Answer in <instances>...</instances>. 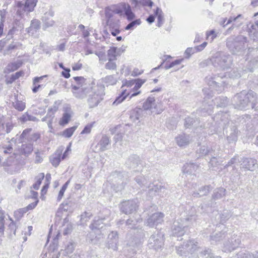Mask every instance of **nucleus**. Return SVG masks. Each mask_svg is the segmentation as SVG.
<instances>
[{"label":"nucleus","mask_w":258,"mask_h":258,"mask_svg":"<svg viewBox=\"0 0 258 258\" xmlns=\"http://www.w3.org/2000/svg\"><path fill=\"white\" fill-rule=\"evenodd\" d=\"M125 164L129 168L133 169L137 168L141 164L139 156L135 154L130 156L126 161Z\"/></svg>","instance_id":"23"},{"label":"nucleus","mask_w":258,"mask_h":258,"mask_svg":"<svg viewBox=\"0 0 258 258\" xmlns=\"http://www.w3.org/2000/svg\"><path fill=\"white\" fill-rule=\"evenodd\" d=\"M247 41V38L241 35L231 36L226 40V46L233 54L241 55L246 49Z\"/></svg>","instance_id":"5"},{"label":"nucleus","mask_w":258,"mask_h":258,"mask_svg":"<svg viewBox=\"0 0 258 258\" xmlns=\"http://www.w3.org/2000/svg\"><path fill=\"white\" fill-rule=\"evenodd\" d=\"M14 108L19 111H22L26 107L25 103L17 99L15 103H13Z\"/></svg>","instance_id":"54"},{"label":"nucleus","mask_w":258,"mask_h":258,"mask_svg":"<svg viewBox=\"0 0 258 258\" xmlns=\"http://www.w3.org/2000/svg\"><path fill=\"white\" fill-rule=\"evenodd\" d=\"M88 238L92 243L97 244L103 241L104 237L101 231H96L95 232L91 231L88 235Z\"/></svg>","instance_id":"22"},{"label":"nucleus","mask_w":258,"mask_h":258,"mask_svg":"<svg viewBox=\"0 0 258 258\" xmlns=\"http://www.w3.org/2000/svg\"><path fill=\"white\" fill-rule=\"evenodd\" d=\"M61 151L57 150L49 157V161L52 165L56 167L58 166L61 161Z\"/></svg>","instance_id":"32"},{"label":"nucleus","mask_w":258,"mask_h":258,"mask_svg":"<svg viewBox=\"0 0 258 258\" xmlns=\"http://www.w3.org/2000/svg\"><path fill=\"white\" fill-rule=\"evenodd\" d=\"M241 243L239 236L237 235H233L231 238L225 241L224 243V251L225 252H231L237 248Z\"/></svg>","instance_id":"14"},{"label":"nucleus","mask_w":258,"mask_h":258,"mask_svg":"<svg viewBox=\"0 0 258 258\" xmlns=\"http://www.w3.org/2000/svg\"><path fill=\"white\" fill-rule=\"evenodd\" d=\"M105 220V218H98L97 219H95L93 221V222L90 225V228L91 229V231H94L95 232L96 231H101L100 230L103 228L104 226V223L103 222V221Z\"/></svg>","instance_id":"28"},{"label":"nucleus","mask_w":258,"mask_h":258,"mask_svg":"<svg viewBox=\"0 0 258 258\" xmlns=\"http://www.w3.org/2000/svg\"><path fill=\"white\" fill-rule=\"evenodd\" d=\"M212 189V187L210 185H205L199 189V191L201 192L200 196H206Z\"/></svg>","instance_id":"59"},{"label":"nucleus","mask_w":258,"mask_h":258,"mask_svg":"<svg viewBox=\"0 0 258 258\" xmlns=\"http://www.w3.org/2000/svg\"><path fill=\"white\" fill-rule=\"evenodd\" d=\"M44 178V174L43 173H39L36 177V182L33 184V187L37 190L39 189V186L41 184L42 180Z\"/></svg>","instance_id":"49"},{"label":"nucleus","mask_w":258,"mask_h":258,"mask_svg":"<svg viewBox=\"0 0 258 258\" xmlns=\"http://www.w3.org/2000/svg\"><path fill=\"white\" fill-rule=\"evenodd\" d=\"M106 25L109 26L110 30L119 29V21L113 20L106 23Z\"/></svg>","instance_id":"61"},{"label":"nucleus","mask_w":258,"mask_h":258,"mask_svg":"<svg viewBox=\"0 0 258 258\" xmlns=\"http://www.w3.org/2000/svg\"><path fill=\"white\" fill-rule=\"evenodd\" d=\"M128 95L129 94L127 93L125 91H122L121 93L116 98L115 100L112 103V105H117L120 104L125 99Z\"/></svg>","instance_id":"44"},{"label":"nucleus","mask_w":258,"mask_h":258,"mask_svg":"<svg viewBox=\"0 0 258 258\" xmlns=\"http://www.w3.org/2000/svg\"><path fill=\"white\" fill-rule=\"evenodd\" d=\"M138 207L137 203L134 200H128L121 203V211L125 214H131L136 211Z\"/></svg>","instance_id":"18"},{"label":"nucleus","mask_w":258,"mask_h":258,"mask_svg":"<svg viewBox=\"0 0 258 258\" xmlns=\"http://www.w3.org/2000/svg\"><path fill=\"white\" fill-rule=\"evenodd\" d=\"M198 167V165L194 163H186L183 165L182 167V171L184 174L195 175V172L197 170Z\"/></svg>","instance_id":"24"},{"label":"nucleus","mask_w":258,"mask_h":258,"mask_svg":"<svg viewBox=\"0 0 258 258\" xmlns=\"http://www.w3.org/2000/svg\"><path fill=\"white\" fill-rule=\"evenodd\" d=\"M33 150V144L31 143H27L25 141V142L22 143L20 151L22 155L25 156H28L32 153Z\"/></svg>","instance_id":"30"},{"label":"nucleus","mask_w":258,"mask_h":258,"mask_svg":"<svg viewBox=\"0 0 258 258\" xmlns=\"http://www.w3.org/2000/svg\"><path fill=\"white\" fill-rule=\"evenodd\" d=\"M215 101L217 103V106L221 107L226 106L228 103L227 97L224 96L216 98Z\"/></svg>","instance_id":"48"},{"label":"nucleus","mask_w":258,"mask_h":258,"mask_svg":"<svg viewBox=\"0 0 258 258\" xmlns=\"http://www.w3.org/2000/svg\"><path fill=\"white\" fill-rule=\"evenodd\" d=\"M117 48L115 47H111L107 51V55L109 59L115 60L116 59Z\"/></svg>","instance_id":"51"},{"label":"nucleus","mask_w":258,"mask_h":258,"mask_svg":"<svg viewBox=\"0 0 258 258\" xmlns=\"http://www.w3.org/2000/svg\"><path fill=\"white\" fill-rule=\"evenodd\" d=\"M35 163L36 164L41 163L43 161V152H40L39 150H37L35 152Z\"/></svg>","instance_id":"64"},{"label":"nucleus","mask_w":258,"mask_h":258,"mask_svg":"<svg viewBox=\"0 0 258 258\" xmlns=\"http://www.w3.org/2000/svg\"><path fill=\"white\" fill-rule=\"evenodd\" d=\"M154 15L157 17V26L160 27L163 24L164 21L163 13L160 8L157 7L154 11Z\"/></svg>","instance_id":"36"},{"label":"nucleus","mask_w":258,"mask_h":258,"mask_svg":"<svg viewBox=\"0 0 258 258\" xmlns=\"http://www.w3.org/2000/svg\"><path fill=\"white\" fill-rule=\"evenodd\" d=\"M37 2V0H27L25 4L22 3V2H18L17 6L18 9L17 10V13L22 17L23 12H26L27 14L32 12L36 5Z\"/></svg>","instance_id":"11"},{"label":"nucleus","mask_w":258,"mask_h":258,"mask_svg":"<svg viewBox=\"0 0 258 258\" xmlns=\"http://www.w3.org/2000/svg\"><path fill=\"white\" fill-rule=\"evenodd\" d=\"M216 148V146L209 147L207 146L203 145L197 150V153L199 154L200 157L210 155L211 153L215 151Z\"/></svg>","instance_id":"25"},{"label":"nucleus","mask_w":258,"mask_h":258,"mask_svg":"<svg viewBox=\"0 0 258 258\" xmlns=\"http://www.w3.org/2000/svg\"><path fill=\"white\" fill-rule=\"evenodd\" d=\"M210 61L215 68L225 70L229 69L232 63L231 56L224 52H218L212 56Z\"/></svg>","instance_id":"6"},{"label":"nucleus","mask_w":258,"mask_h":258,"mask_svg":"<svg viewBox=\"0 0 258 258\" xmlns=\"http://www.w3.org/2000/svg\"><path fill=\"white\" fill-rule=\"evenodd\" d=\"M164 235L161 232H157L154 233L149 238L148 243V246L150 249H153L157 250L164 245Z\"/></svg>","instance_id":"9"},{"label":"nucleus","mask_w":258,"mask_h":258,"mask_svg":"<svg viewBox=\"0 0 258 258\" xmlns=\"http://www.w3.org/2000/svg\"><path fill=\"white\" fill-rule=\"evenodd\" d=\"M138 236H135L133 240L130 241L124 249V252L128 258H132L138 250L140 249L143 243L144 235L142 229H138L137 232Z\"/></svg>","instance_id":"8"},{"label":"nucleus","mask_w":258,"mask_h":258,"mask_svg":"<svg viewBox=\"0 0 258 258\" xmlns=\"http://www.w3.org/2000/svg\"><path fill=\"white\" fill-rule=\"evenodd\" d=\"M220 226H221L220 228V229H222L221 231L215 233H213L212 234L210 235V241L212 244L214 242H216L220 241L223 238H225L227 235L228 232L227 228L225 227V225L223 224L219 225V227Z\"/></svg>","instance_id":"20"},{"label":"nucleus","mask_w":258,"mask_h":258,"mask_svg":"<svg viewBox=\"0 0 258 258\" xmlns=\"http://www.w3.org/2000/svg\"><path fill=\"white\" fill-rule=\"evenodd\" d=\"M92 216V214L90 212H85L81 215L80 220L81 223L88 221Z\"/></svg>","instance_id":"60"},{"label":"nucleus","mask_w":258,"mask_h":258,"mask_svg":"<svg viewBox=\"0 0 258 258\" xmlns=\"http://www.w3.org/2000/svg\"><path fill=\"white\" fill-rule=\"evenodd\" d=\"M20 120L23 122H25L27 121H37L38 120L35 116L29 114L27 112L24 113L22 116L20 117Z\"/></svg>","instance_id":"45"},{"label":"nucleus","mask_w":258,"mask_h":258,"mask_svg":"<svg viewBox=\"0 0 258 258\" xmlns=\"http://www.w3.org/2000/svg\"><path fill=\"white\" fill-rule=\"evenodd\" d=\"M43 78V77L42 76L40 77H35L34 78L33 82V87L32 89L33 93H36L38 91L39 88L41 87V86L40 85H37V84L39 83L40 80H42Z\"/></svg>","instance_id":"52"},{"label":"nucleus","mask_w":258,"mask_h":258,"mask_svg":"<svg viewBox=\"0 0 258 258\" xmlns=\"http://www.w3.org/2000/svg\"><path fill=\"white\" fill-rule=\"evenodd\" d=\"M76 82V85L72 84V92L73 96L78 99H85L91 92L94 83H88L87 79L83 77H74L73 78Z\"/></svg>","instance_id":"4"},{"label":"nucleus","mask_w":258,"mask_h":258,"mask_svg":"<svg viewBox=\"0 0 258 258\" xmlns=\"http://www.w3.org/2000/svg\"><path fill=\"white\" fill-rule=\"evenodd\" d=\"M193 220H195V218L190 217L175 221L172 227L171 235L175 237L183 236L187 230V227L192 223Z\"/></svg>","instance_id":"7"},{"label":"nucleus","mask_w":258,"mask_h":258,"mask_svg":"<svg viewBox=\"0 0 258 258\" xmlns=\"http://www.w3.org/2000/svg\"><path fill=\"white\" fill-rule=\"evenodd\" d=\"M52 15H49L48 14H45L42 17V20L44 23V26L46 28L52 26L54 23V21L51 19Z\"/></svg>","instance_id":"40"},{"label":"nucleus","mask_w":258,"mask_h":258,"mask_svg":"<svg viewBox=\"0 0 258 258\" xmlns=\"http://www.w3.org/2000/svg\"><path fill=\"white\" fill-rule=\"evenodd\" d=\"M200 120H199L198 118L194 117L193 116H188L184 119V125L185 128H190L192 127L195 128H197L199 127L201 128L210 127L211 125H213V123H208L207 124L205 123L200 124Z\"/></svg>","instance_id":"13"},{"label":"nucleus","mask_w":258,"mask_h":258,"mask_svg":"<svg viewBox=\"0 0 258 258\" xmlns=\"http://www.w3.org/2000/svg\"><path fill=\"white\" fill-rule=\"evenodd\" d=\"M226 189L223 187L215 189L212 195V199L214 200L220 199L225 196Z\"/></svg>","instance_id":"37"},{"label":"nucleus","mask_w":258,"mask_h":258,"mask_svg":"<svg viewBox=\"0 0 258 258\" xmlns=\"http://www.w3.org/2000/svg\"><path fill=\"white\" fill-rule=\"evenodd\" d=\"M210 156L211 159L209 163L212 166H216L218 162V157H219V151L215 150V151L211 153Z\"/></svg>","instance_id":"43"},{"label":"nucleus","mask_w":258,"mask_h":258,"mask_svg":"<svg viewBox=\"0 0 258 258\" xmlns=\"http://www.w3.org/2000/svg\"><path fill=\"white\" fill-rule=\"evenodd\" d=\"M31 131V128H27L23 131L20 137L21 142L24 143L25 141H27L28 143L33 144L34 142H36L40 138V135L38 133L30 135V133Z\"/></svg>","instance_id":"16"},{"label":"nucleus","mask_w":258,"mask_h":258,"mask_svg":"<svg viewBox=\"0 0 258 258\" xmlns=\"http://www.w3.org/2000/svg\"><path fill=\"white\" fill-rule=\"evenodd\" d=\"M124 175L126 176L125 172L115 171L111 174V176L114 178V181L117 183V187H124V181L122 178Z\"/></svg>","instance_id":"26"},{"label":"nucleus","mask_w":258,"mask_h":258,"mask_svg":"<svg viewBox=\"0 0 258 258\" xmlns=\"http://www.w3.org/2000/svg\"><path fill=\"white\" fill-rule=\"evenodd\" d=\"M164 215L161 212L153 214L147 220L146 224L150 227H153L163 221Z\"/></svg>","instance_id":"17"},{"label":"nucleus","mask_w":258,"mask_h":258,"mask_svg":"<svg viewBox=\"0 0 258 258\" xmlns=\"http://www.w3.org/2000/svg\"><path fill=\"white\" fill-rule=\"evenodd\" d=\"M16 163L17 161L15 160L14 158L12 157H11L10 158H8V159L3 163V164H0V166H4L5 167V170H7L8 172L10 171L12 173V171L9 170V169L7 168L10 167L11 169L12 167L16 164Z\"/></svg>","instance_id":"39"},{"label":"nucleus","mask_w":258,"mask_h":258,"mask_svg":"<svg viewBox=\"0 0 258 258\" xmlns=\"http://www.w3.org/2000/svg\"><path fill=\"white\" fill-rule=\"evenodd\" d=\"M110 145V140L109 138L106 135H104L97 144L96 147L98 146L100 151H104L108 149V146Z\"/></svg>","instance_id":"29"},{"label":"nucleus","mask_w":258,"mask_h":258,"mask_svg":"<svg viewBox=\"0 0 258 258\" xmlns=\"http://www.w3.org/2000/svg\"><path fill=\"white\" fill-rule=\"evenodd\" d=\"M26 212V209H25L24 208L19 209L14 212L15 218L17 220H20Z\"/></svg>","instance_id":"57"},{"label":"nucleus","mask_w":258,"mask_h":258,"mask_svg":"<svg viewBox=\"0 0 258 258\" xmlns=\"http://www.w3.org/2000/svg\"><path fill=\"white\" fill-rule=\"evenodd\" d=\"M22 63L20 61L14 62L8 64L6 67V70L8 73L14 72L18 70L21 66Z\"/></svg>","instance_id":"46"},{"label":"nucleus","mask_w":258,"mask_h":258,"mask_svg":"<svg viewBox=\"0 0 258 258\" xmlns=\"http://www.w3.org/2000/svg\"><path fill=\"white\" fill-rule=\"evenodd\" d=\"M135 180L141 187H146L147 188L149 185L147 178L142 175L137 176L135 178Z\"/></svg>","instance_id":"41"},{"label":"nucleus","mask_w":258,"mask_h":258,"mask_svg":"<svg viewBox=\"0 0 258 258\" xmlns=\"http://www.w3.org/2000/svg\"><path fill=\"white\" fill-rule=\"evenodd\" d=\"M40 21L37 19H33L31 21L30 26L27 28V32L33 35L40 28Z\"/></svg>","instance_id":"31"},{"label":"nucleus","mask_w":258,"mask_h":258,"mask_svg":"<svg viewBox=\"0 0 258 258\" xmlns=\"http://www.w3.org/2000/svg\"><path fill=\"white\" fill-rule=\"evenodd\" d=\"M198 242L195 240L187 241L185 244L176 247V251L178 254L183 255L186 252L192 253L197 248Z\"/></svg>","instance_id":"12"},{"label":"nucleus","mask_w":258,"mask_h":258,"mask_svg":"<svg viewBox=\"0 0 258 258\" xmlns=\"http://www.w3.org/2000/svg\"><path fill=\"white\" fill-rule=\"evenodd\" d=\"M196 53L194 47H188L184 53V58L189 59L190 56Z\"/></svg>","instance_id":"63"},{"label":"nucleus","mask_w":258,"mask_h":258,"mask_svg":"<svg viewBox=\"0 0 258 258\" xmlns=\"http://www.w3.org/2000/svg\"><path fill=\"white\" fill-rule=\"evenodd\" d=\"M122 8L124 14L128 21L132 20L135 17V14L132 11L131 6L126 3H122Z\"/></svg>","instance_id":"34"},{"label":"nucleus","mask_w":258,"mask_h":258,"mask_svg":"<svg viewBox=\"0 0 258 258\" xmlns=\"http://www.w3.org/2000/svg\"><path fill=\"white\" fill-rule=\"evenodd\" d=\"M213 106L212 105L205 104L204 107L202 108L199 111L201 115L206 116L210 115L213 112Z\"/></svg>","instance_id":"42"},{"label":"nucleus","mask_w":258,"mask_h":258,"mask_svg":"<svg viewBox=\"0 0 258 258\" xmlns=\"http://www.w3.org/2000/svg\"><path fill=\"white\" fill-rule=\"evenodd\" d=\"M5 218L4 212L0 210V237L2 236L4 233Z\"/></svg>","instance_id":"50"},{"label":"nucleus","mask_w":258,"mask_h":258,"mask_svg":"<svg viewBox=\"0 0 258 258\" xmlns=\"http://www.w3.org/2000/svg\"><path fill=\"white\" fill-rule=\"evenodd\" d=\"M137 216L138 217L137 219H133L131 218L126 221L125 226L126 227L127 229H135L137 223L141 221V219L140 218V216L137 215Z\"/></svg>","instance_id":"38"},{"label":"nucleus","mask_w":258,"mask_h":258,"mask_svg":"<svg viewBox=\"0 0 258 258\" xmlns=\"http://www.w3.org/2000/svg\"><path fill=\"white\" fill-rule=\"evenodd\" d=\"M238 121L242 124L246 125V128L248 130L254 131L256 129L255 123H256L257 120L255 118L251 119V116L249 114H244L238 118Z\"/></svg>","instance_id":"15"},{"label":"nucleus","mask_w":258,"mask_h":258,"mask_svg":"<svg viewBox=\"0 0 258 258\" xmlns=\"http://www.w3.org/2000/svg\"><path fill=\"white\" fill-rule=\"evenodd\" d=\"M77 128V126H74L64 130L62 133V136L66 138H70Z\"/></svg>","instance_id":"55"},{"label":"nucleus","mask_w":258,"mask_h":258,"mask_svg":"<svg viewBox=\"0 0 258 258\" xmlns=\"http://www.w3.org/2000/svg\"><path fill=\"white\" fill-rule=\"evenodd\" d=\"M147 188H149L148 193L151 197L156 195L163 197L164 194L166 190V189L160 184L154 185L150 183Z\"/></svg>","instance_id":"19"},{"label":"nucleus","mask_w":258,"mask_h":258,"mask_svg":"<svg viewBox=\"0 0 258 258\" xmlns=\"http://www.w3.org/2000/svg\"><path fill=\"white\" fill-rule=\"evenodd\" d=\"M241 165L246 170L253 171L257 167V160L252 158H243Z\"/></svg>","instance_id":"21"},{"label":"nucleus","mask_w":258,"mask_h":258,"mask_svg":"<svg viewBox=\"0 0 258 258\" xmlns=\"http://www.w3.org/2000/svg\"><path fill=\"white\" fill-rule=\"evenodd\" d=\"M75 249V245L74 243L70 242L66 246L65 249L63 251V254L68 255L72 253Z\"/></svg>","instance_id":"58"},{"label":"nucleus","mask_w":258,"mask_h":258,"mask_svg":"<svg viewBox=\"0 0 258 258\" xmlns=\"http://www.w3.org/2000/svg\"><path fill=\"white\" fill-rule=\"evenodd\" d=\"M200 256L201 257L206 256V258H221V257L219 256L215 257L213 253L212 252L211 249L209 248L205 249L204 251L201 252Z\"/></svg>","instance_id":"53"},{"label":"nucleus","mask_w":258,"mask_h":258,"mask_svg":"<svg viewBox=\"0 0 258 258\" xmlns=\"http://www.w3.org/2000/svg\"><path fill=\"white\" fill-rule=\"evenodd\" d=\"M93 87H94L95 89H93L87 96L88 97L87 102L90 108H93L97 106L103 99V94L98 90L99 87L95 85L94 83Z\"/></svg>","instance_id":"10"},{"label":"nucleus","mask_w":258,"mask_h":258,"mask_svg":"<svg viewBox=\"0 0 258 258\" xmlns=\"http://www.w3.org/2000/svg\"><path fill=\"white\" fill-rule=\"evenodd\" d=\"M229 117V114L228 112H220L212 117L211 119L215 122L214 125H217L218 127H222L223 130H226L228 143L235 144L237 141L238 131L235 125L227 127V125L230 124Z\"/></svg>","instance_id":"1"},{"label":"nucleus","mask_w":258,"mask_h":258,"mask_svg":"<svg viewBox=\"0 0 258 258\" xmlns=\"http://www.w3.org/2000/svg\"><path fill=\"white\" fill-rule=\"evenodd\" d=\"M131 2L132 5L136 8L139 5L151 8L154 4L151 0H131Z\"/></svg>","instance_id":"35"},{"label":"nucleus","mask_w":258,"mask_h":258,"mask_svg":"<svg viewBox=\"0 0 258 258\" xmlns=\"http://www.w3.org/2000/svg\"><path fill=\"white\" fill-rule=\"evenodd\" d=\"M141 22L140 19H137L134 21H133L126 26V27H125V29L126 30L132 29L135 26L139 25L141 24Z\"/></svg>","instance_id":"62"},{"label":"nucleus","mask_w":258,"mask_h":258,"mask_svg":"<svg viewBox=\"0 0 258 258\" xmlns=\"http://www.w3.org/2000/svg\"><path fill=\"white\" fill-rule=\"evenodd\" d=\"M103 82L108 85H113L116 84V80L113 75L105 77L103 79Z\"/></svg>","instance_id":"56"},{"label":"nucleus","mask_w":258,"mask_h":258,"mask_svg":"<svg viewBox=\"0 0 258 258\" xmlns=\"http://www.w3.org/2000/svg\"><path fill=\"white\" fill-rule=\"evenodd\" d=\"M163 111L162 104L156 103L154 97L149 96L143 103V108L137 107L132 112L130 118L133 121H136L143 116L144 112H146L148 115H151L160 114Z\"/></svg>","instance_id":"2"},{"label":"nucleus","mask_w":258,"mask_h":258,"mask_svg":"<svg viewBox=\"0 0 258 258\" xmlns=\"http://www.w3.org/2000/svg\"><path fill=\"white\" fill-rule=\"evenodd\" d=\"M256 94L252 90H243L237 93L232 100V104L235 109L243 110L249 107L254 108L257 103Z\"/></svg>","instance_id":"3"},{"label":"nucleus","mask_w":258,"mask_h":258,"mask_svg":"<svg viewBox=\"0 0 258 258\" xmlns=\"http://www.w3.org/2000/svg\"><path fill=\"white\" fill-rule=\"evenodd\" d=\"M190 137L184 134L180 135L176 138L177 145L180 147H184L187 145L189 142Z\"/></svg>","instance_id":"33"},{"label":"nucleus","mask_w":258,"mask_h":258,"mask_svg":"<svg viewBox=\"0 0 258 258\" xmlns=\"http://www.w3.org/2000/svg\"><path fill=\"white\" fill-rule=\"evenodd\" d=\"M113 15L114 13L111 8H106L105 9V17L106 19V23L115 20L113 18Z\"/></svg>","instance_id":"47"},{"label":"nucleus","mask_w":258,"mask_h":258,"mask_svg":"<svg viewBox=\"0 0 258 258\" xmlns=\"http://www.w3.org/2000/svg\"><path fill=\"white\" fill-rule=\"evenodd\" d=\"M248 33L250 37L254 41L258 40V21L248 25Z\"/></svg>","instance_id":"27"}]
</instances>
